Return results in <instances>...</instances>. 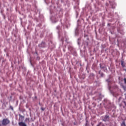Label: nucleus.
Returning a JSON list of instances; mask_svg holds the SVG:
<instances>
[{
    "instance_id": "obj_17",
    "label": "nucleus",
    "mask_w": 126,
    "mask_h": 126,
    "mask_svg": "<svg viewBox=\"0 0 126 126\" xmlns=\"http://www.w3.org/2000/svg\"><path fill=\"white\" fill-rule=\"evenodd\" d=\"M43 126H44V125Z\"/></svg>"
},
{
    "instance_id": "obj_8",
    "label": "nucleus",
    "mask_w": 126,
    "mask_h": 126,
    "mask_svg": "<svg viewBox=\"0 0 126 126\" xmlns=\"http://www.w3.org/2000/svg\"><path fill=\"white\" fill-rule=\"evenodd\" d=\"M96 126H104V125L102 123H100Z\"/></svg>"
},
{
    "instance_id": "obj_2",
    "label": "nucleus",
    "mask_w": 126,
    "mask_h": 126,
    "mask_svg": "<svg viewBox=\"0 0 126 126\" xmlns=\"http://www.w3.org/2000/svg\"><path fill=\"white\" fill-rule=\"evenodd\" d=\"M102 119L103 122H108L110 120L109 116L107 115L102 116Z\"/></svg>"
},
{
    "instance_id": "obj_7",
    "label": "nucleus",
    "mask_w": 126,
    "mask_h": 126,
    "mask_svg": "<svg viewBox=\"0 0 126 126\" xmlns=\"http://www.w3.org/2000/svg\"><path fill=\"white\" fill-rule=\"evenodd\" d=\"M121 65H122V67H125V64L124 63V62L123 61H121Z\"/></svg>"
},
{
    "instance_id": "obj_15",
    "label": "nucleus",
    "mask_w": 126,
    "mask_h": 126,
    "mask_svg": "<svg viewBox=\"0 0 126 126\" xmlns=\"http://www.w3.org/2000/svg\"><path fill=\"white\" fill-rule=\"evenodd\" d=\"M85 75H84V77H83V79H85Z\"/></svg>"
},
{
    "instance_id": "obj_11",
    "label": "nucleus",
    "mask_w": 126,
    "mask_h": 126,
    "mask_svg": "<svg viewBox=\"0 0 126 126\" xmlns=\"http://www.w3.org/2000/svg\"><path fill=\"white\" fill-rule=\"evenodd\" d=\"M124 82H125V84H126V78H124Z\"/></svg>"
},
{
    "instance_id": "obj_13",
    "label": "nucleus",
    "mask_w": 126,
    "mask_h": 126,
    "mask_svg": "<svg viewBox=\"0 0 126 126\" xmlns=\"http://www.w3.org/2000/svg\"><path fill=\"white\" fill-rule=\"evenodd\" d=\"M10 109L13 111V108L12 107V106H10Z\"/></svg>"
},
{
    "instance_id": "obj_4",
    "label": "nucleus",
    "mask_w": 126,
    "mask_h": 126,
    "mask_svg": "<svg viewBox=\"0 0 126 126\" xmlns=\"http://www.w3.org/2000/svg\"><path fill=\"white\" fill-rule=\"evenodd\" d=\"M39 46L42 48H44L45 47V43L42 42L41 44H39Z\"/></svg>"
},
{
    "instance_id": "obj_5",
    "label": "nucleus",
    "mask_w": 126,
    "mask_h": 126,
    "mask_svg": "<svg viewBox=\"0 0 126 126\" xmlns=\"http://www.w3.org/2000/svg\"><path fill=\"white\" fill-rule=\"evenodd\" d=\"M19 125L20 126H27L26 124L24 122H19Z\"/></svg>"
},
{
    "instance_id": "obj_9",
    "label": "nucleus",
    "mask_w": 126,
    "mask_h": 126,
    "mask_svg": "<svg viewBox=\"0 0 126 126\" xmlns=\"http://www.w3.org/2000/svg\"><path fill=\"white\" fill-rule=\"evenodd\" d=\"M27 121L30 122V118H26L25 119V122H27Z\"/></svg>"
},
{
    "instance_id": "obj_12",
    "label": "nucleus",
    "mask_w": 126,
    "mask_h": 126,
    "mask_svg": "<svg viewBox=\"0 0 126 126\" xmlns=\"http://www.w3.org/2000/svg\"><path fill=\"white\" fill-rule=\"evenodd\" d=\"M41 110L42 111H44L45 110V108H43V107L41 108Z\"/></svg>"
},
{
    "instance_id": "obj_14",
    "label": "nucleus",
    "mask_w": 126,
    "mask_h": 126,
    "mask_svg": "<svg viewBox=\"0 0 126 126\" xmlns=\"http://www.w3.org/2000/svg\"><path fill=\"white\" fill-rule=\"evenodd\" d=\"M100 67L101 68H104V67H103V66H102L101 65L100 66Z\"/></svg>"
},
{
    "instance_id": "obj_10",
    "label": "nucleus",
    "mask_w": 126,
    "mask_h": 126,
    "mask_svg": "<svg viewBox=\"0 0 126 126\" xmlns=\"http://www.w3.org/2000/svg\"><path fill=\"white\" fill-rule=\"evenodd\" d=\"M57 29L58 30H61V27H60V26H57Z\"/></svg>"
},
{
    "instance_id": "obj_1",
    "label": "nucleus",
    "mask_w": 126,
    "mask_h": 126,
    "mask_svg": "<svg viewBox=\"0 0 126 126\" xmlns=\"http://www.w3.org/2000/svg\"><path fill=\"white\" fill-rule=\"evenodd\" d=\"M9 123H10V121L9 120H8V119H7V118L3 119L2 121V125L3 126H6Z\"/></svg>"
},
{
    "instance_id": "obj_6",
    "label": "nucleus",
    "mask_w": 126,
    "mask_h": 126,
    "mask_svg": "<svg viewBox=\"0 0 126 126\" xmlns=\"http://www.w3.org/2000/svg\"><path fill=\"white\" fill-rule=\"evenodd\" d=\"M121 126H126V124L125 121H123V122L121 124Z\"/></svg>"
},
{
    "instance_id": "obj_16",
    "label": "nucleus",
    "mask_w": 126,
    "mask_h": 126,
    "mask_svg": "<svg viewBox=\"0 0 126 126\" xmlns=\"http://www.w3.org/2000/svg\"><path fill=\"white\" fill-rule=\"evenodd\" d=\"M106 6H108V3H106Z\"/></svg>"
},
{
    "instance_id": "obj_3",
    "label": "nucleus",
    "mask_w": 126,
    "mask_h": 126,
    "mask_svg": "<svg viewBox=\"0 0 126 126\" xmlns=\"http://www.w3.org/2000/svg\"><path fill=\"white\" fill-rule=\"evenodd\" d=\"M120 107H123V108H125L126 107V102L123 101L119 104Z\"/></svg>"
}]
</instances>
